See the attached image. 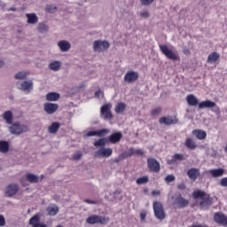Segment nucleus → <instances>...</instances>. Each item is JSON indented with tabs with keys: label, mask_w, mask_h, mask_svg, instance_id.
<instances>
[{
	"label": "nucleus",
	"mask_w": 227,
	"mask_h": 227,
	"mask_svg": "<svg viewBox=\"0 0 227 227\" xmlns=\"http://www.w3.org/2000/svg\"><path fill=\"white\" fill-rule=\"evenodd\" d=\"M113 155V149L112 148H104L101 147L98 151H97L94 153V157L96 159H100V158H107L111 157Z\"/></svg>",
	"instance_id": "10"
},
{
	"label": "nucleus",
	"mask_w": 227,
	"mask_h": 227,
	"mask_svg": "<svg viewBox=\"0 0 227 227\" xmlns=\"http://www.w3.org/2000/svg\"><path fill=\"white\" fill-rule=\"evenodd\" d=\"M81 157H82V153H76L73 155L74 160H81Z\"/></svg>",
	"instance_id": "46"
},
{
	"label": "nucleus",
	"mask_w": 227,
	"mask_h": 227,
	"mask_svg": "<svg viewBox=\"0 0 227 227\" xmlns=\"http://www.w3.org/2000/svg\"><path fill=\"white\" fill-rule=\"evenodd\" d=\"M9 150H10V144L6 141H0L1 153H8Z\"/></svg>",
	"instance_id": "35"
},
{
	"label": "nucleus",
	"mask_w": 227,
	"mask_h": 227,
	"mask_svg": "<svg viewBox=\"0 0 227 227\" xmlns=\"http://www.w3.org/2000/svg\"><path fill=\"white\" fill-rule=\"evenodd\" d=\"M59 93L58 92H49L48 94H46V100L48 102H58V100H59Z\"/></svg>",
	"instance_id": "27"
},
{
	"label": "nucleus",
	"mask_w": 227,
	"mask_h": 227,
	"mask_svg": "<svg viewBox=\"0 0 227 227\" xmlns=\"http://www.w3.org/2000/svg\"><path fill=\"white\" fill-rule=\"evenodd\" d=\"M182 160H185V155L176 153L172 156V159L168 160V164H177L178 162H182Z\"/></svg>",
	"instance_id": "22"
},
{
	"label": "nucleus",
	"mask_w": 227,
	"mask_h": 227,
	"mask_svg": "<svg viewBox=\"0 0 227 227\" xmlns=\"http://www.w3.org/2000/svg\"><path fill=\"white\" fill-rule=\"evenodd\" d=\"M160 113H162V107L158 106L151 111V116L153 117L159 116Z\"/></svg>",
	"instance_id": "41"
},
{
	"label": "nucleus",
	"mask_w": 227,
	"mask_h": 227,
	"mask_svg": "<svg viewBox=\"0 0 227 227\" xmlns=\"http://www.w3.org/2000/svg\"><path fill=\"white\" fill-rule=\"evenodd\" d=\"M121 137H123L121 132L117 131L109 136L108 141L112 145H116V143H120V141H121Z\"/></svg>",
	"instance_id": "19"
},
{
	"label": "nucleus",
	"mask_w": 227,
	"mask_h": 227,
	"mask_svg": "<svg viewBox=\"0 0 227 227\" xmlns=\"http://www.w3.org/2000/svg\"><path fill=\"white\" fill-rule=\"evenodd\" d=\"M20 90H21L22 91H27V93H29V91H31V90L33 89V82L32 81H24L23 82L20 83Z\"/></svg>",
	"instance_id": "25"
},
{
	"label": "nucleus",
	"mask_w": 227,
	"mask_h": 227,
	"mask_svg": "<svg viewBox=\"0 0 227 227\" xmlns=\"http://www.w3.org/2000/svg\"><path fill=\"white\" fill-rule=\"evenodd\" d=\"M140 219L141 221H145V219H146V211H142L140 213Z\"/></svg>",
	"instance_id": "51"
},
{
	"label": "nucleus",
	"mask_w": 227,
	"mask_h": 227,
	"mask_svg": "<svg viewBox=\"0 0 227 227\" xmlns=\"http://www.w3.org/2000/svg\"><path fill=\"white\" fill-rule=\"evenodd\" d=\"M41 178H42V180H43V175H41Z\"/></svg>",
	"instance_id": "59"
},
{
	"label": "nucleus",
	"mask_w": 227,
	"mask_h": 227,
	"mask_svg": "<svg viewBox=\"0 0 227 227\" xmlns=\"http://www.w3.org/2000/svg\"><path fill=\"white\" fill-rule=\"evenodd\" d=\"M160 51L168 58V59H173L174 61H180V56L176 53H174L172 50H169L168 45L166 44H160Z\"/></svg>",
	"instance_id": "4"
},
{
	"label": "nucleus",
	"mask_w": 227,
	"mask_h": 227,
	"mask_svg": "<svg viewBox=\"0 0 227 227\" xmlns=\"http://www.w3.org/2000/svg\"><path fill=\"white\" fill-rule=\"evenodd\" d=\"M220 184L222 185V187H227V177L222 178Z\"/></svg>",
	"instance_id": "49"
},
{
	"label": "nucleus",
	"mask_w": 227,
	"mask_h": 227,
	"mask_svg": "<svg viewBox=\"0 0 227 227\" xmlns=\"http://www.w3.org/2000/svg\"><path fill=\"white\" fill-rule=\"evenodd\" d=\"M133 155H145V151H143V149H134L131 147L129 149V151H125L121 153L120 157L121 159H127L129 157H132Z\"/></svg>",
	"instance_id": "9"
},
{
	"label": "nucleus",
	"mask_w": 227,
	"mask_h": 227,
	"mask_svg": "<svg viewBox=\"0 0 227 227\" xmlns=\"http://www.w3.org/2000/svg\"><path fill=\"white\" fill-rule=\"evenodd\" d=\"M186 102L188 106H191L192 107L199 106V109H213L214 113H219L220 111V108L215 102L207 99L200 103V100L194 94H189L186 97Z\"/></svg>",
	"instance_id": "1"
},
{
	"label": "nucleus",
	"mask_w": 227,
	"mask_h": 227,
	"mask_svg": "<svg viewBox=\"0 0 227 227\" xmlns=\"http://www.w3.org/2000/svg\"><path fill=\"white\" fill-rule=\"evenodd\" d=\"M192 134H193V136H196L197 139H200V140L207 139V132L205 130L193 129Z\"/></svg>",
	"instance_id": "28"
},
{
	"label": "nucleus",
	"mask_w": 227,
	"mask_h": 227,
	"mask_svg": "<svg viewBox=\"0 0 227 227\" xmlns=\"http://www.w3.org/2000/svg\"><path fill=\"white\" fill-rule=\"evenodd\" d=\"M95 97H100V90H97L95 92Z\"/></svg>",
	"instance_id": "56"
},
{
	"label": "nucleus",
	"mask_w": 227,
	"mask_h": 227,
	"mask_svg": "<svg viewBox=\"0 0 227 227\" xmlns=\"http://www.w3.org/2000/svg\"><path fill=\"white\" fill-rule=\"evenodd\" d=\"M177 189L179 191H185V184L182 183V184H178Z\"/></svg>",
	"instance_id": "52"
},
{
	"label": "nucleus",
	"mask_w": 227,
	"mask_h": 227,
	"mask_svg": "<svg viewBox=\"0 0 227 227\" xmlns=\"http://www.w3.org/2000/svg\"><path fill=\"white\" fill-rule=\"evenodd\" d=\"M17 192H19V184H9L5 190V195L8 198H12Z\"/></svg>",
	"instance_id": "16"
},
{
	"label": "nucleus",
	"mask_w": 227,
	"mask_h": 227,
	"mask_svg": "<svg viewBox=\"0 0 227 227\" xmlns=\"http://www.w3.org/2000/svg\"><path fill=\"white\" fill-rule=\"evenodd\" d=\"M106 134H109V129H103L96 131L87 132V137H91L93 136H98V137H103V136H106Z\"/></svg>",
	"instance_id": "21"
},
{
	"label": "nucleus",
	"mask_w": 227,
	"mask_h": 227,
	"mask_svg": "<svg viewBox=\"0 0 227 227\" xmlns=\"http://www.w3.org/2000/svg\"><path fill=\"white\" fill-rule=\"evenodd\" d=\"M111 47V44L107 41L96 40L93 43V51L94 52H104V51H107Z\"/></svg>",
	"instance_id": "7"
},
{
	"label": "nucleus",
	"mask_w": 227,
	"mask_h": 227,
	"mask_svg": "<svg viewBox=\"0 0 227 227\" xmlns=\"http://www.w3.org/2000/svg\"><path fill=\"white\" fill-rule=\"evenodd\" d=\"M185 146H186V148H189L190 150H196V148H198L196 142H194V140L191 137L186 138Z\"/></svg>",
	"instance_id": "31"
},
{
	"label": "nucleus",
	"mask_w": 227,
	"mask_h": 227,
	"mask_svg": "<svg viewBox=\"0 0 227 227\" xmlns=\"http://www.w3.org/2000/svg\"><path fill=\"white\" fill-rule=\"evenodd\" d=\"M159 123L160 125H176V123H178V120L176 118V116L174 117H170V116H167V117H161L159 119Z\"/></svg>",
	"instance_id": "14"
},
{
	"label": "nucleus",
	"mask_w": 227,
	"mask_h": 227,
	"mask_svg": "<svg viewBox=\"0 0 227 227\" xmlns=\"http://www.w3.org/2000/svg\"><path fill=\"white\" fill-rule=\"evenodd\" d=\"M209 173L214 178H219V176H223L224 175V169L215 168V169L209 170Z\"/></svg>",
	"instance_id": "29"
},
{
	"label": "nucleus",
	"mask_w": 227,
	"mask_h": 227,
	"mask_svg": "<svg viewBox=\"0 0 227 227\" xmlns=\"http://www.w3.org/2000/svg\"><path fill=\"white\" fill-rule=\"evenodd\" d=\"M224 150H225V152H227V144H226V146H225Z\"/></svg>",
	"instance_id": "58"
},
{
	"label": "nucleus",
	"mask_w": 227,
	"mask_h": 227,
	"mask_svg": "<svg viewBox=\"0 0 227 227\" xmlns=\"http://www.w3.org/2000/svg\"><path fill=\"white\" fill-rule=\"evenodd\" d=\"M219 58H221V55L217 53V51H214L207 57V63H215V61H218Z\"/></svg>",
	"instance_id": "33"
},
{
	"label": "nucleus",
	"mask_w": 227,
	"mask_h": 227,
	"mask_svg": "<svg viewBox=\"0 0 227 227\" xmlns=\"http://www.w3.org/2000/svg\"><path fill=\"white\" fill-rule=\"evenodd\" d=\"M174 205H176V208H185V207L189 205V200L184 199L182 195H179L178 197L176 198Z\"/></svg>",
	"instance_id": "18"
},
{
	"label": "nucleus",
	"mask_w": 227,
	"mask_h": 227,
	"mask_svg": "<svg viewBox=\"0 0 227 227\" xmlns=\"http://www.w3.org/2000/svg\"><path fill=\"white\" fill-rule=\"evenodd\" d=\"M2 67H4V62L3 60H0V68H1Z\"/></svg>",
	"instance_id": "57"
},
{
	"label": "nucleus",
	"mask_w": 227,
	"mask_h": 227,
	"mask_svg": "<svg viewBox=\"0 0 227 227\" xmlns=\"http://www.w3.org/2000/svg\"><path fill=\"white\" fill-rule=\"evenodd\" d=\"M200 175V168H192L187 171L188 178H190V180H192V182H196Z\"/></svg>",
	"instance_id": "20"
},
{
	"label": "nucleus",
	"mask_w": 227,
	"mask_h": 227,
	"mask_svg": "<svg viewBox=\"0 0 227 227\" xmlns=\"http://www.w3.org/2000/svg\"><path fill=\"white\" fill-rule=\"evenodd\" d=\"M61 127V124L58 121L52 122L48 127V132L49 134H58V130H59V128Z\"/></svg>",
	"instance_id": "26"
},
{
	"label": "nucleus",
	"mask_w": 227,
	"mask_h": 227,
	"mask_svg": "<svg viewBox=\"0 0 227 227\" xmlns=\"http://www.w3.org/2000/svg\"><path fill=\"white\" fill-rule=\"evenodd\" d=\"M153 1L155 0H140V3L142 6H150Z\"/></svg>",
	"instance_id": "45"
},
{
	"label": "nucleus",
	"mask_w": 227,
	"mask_h": 227,
	"mask_svg": "<svg viewBox=\"0 0 227 227\" xmlns=\"http://www.w3.org/2000/svg\"><path fill=\"white\" fill-rule=\"evenodd\" d=\"M26 77H27V73L22 71L15 74V79H26Z\"/></svg>",
	"instance_id": "43"
},
{
	"label": "nucleus",
	"mask_w": 227,
	"mask_h": 227,
	"mask_svg": "<svg viewBox=\"0 0 227 227\" xmlns=\"http://www.w3.org/2000/svg\"><path fill=\"white\" fill-rule=\"evenodd\" d=\"M83 201L84 203H88L89 205H97V201L95 200L85 199Z\"/></svg>",
	"instance_id": "50"
},
{
	"label": "nucleus",
	"mask_w": 227,
	"mask_h": 227,
	"mask_svg": "<svg viewBox=\"0 0 227 227\" xmlns=\"http://www.w3.org/2000/svg\"><path fill=\"white\" fill-rule=\"evenodd\" d=\"M176 180V177L174 175H168L166 177H165V182L166 184H171V182H175Z\"/></svg>",
	"instance_id": "44"
},
{
	"label": "nucleus",
	"mask_w": 227,
	"mask_h": 227,
	"mask_svg": "<svg viewBox=\"0 0 227 227\" xmlns=\"http://www.w3.org/2000/svg\"><path fill=\"white\" fill-rule=\"evenodd\" d=\"M26 180L27 182H30V184H38V176H35V174L27 173L26 176Z\"/></svg>",
	"instance_id": "36"
},
{
	"label": "nucleus",
	"mask_w": 227,
	"mask_h": 227,
	"mask_svg": "<svg viewBox=\"0 0 227 227\" xmlns=\"http://www.w3.org/2000/svg\"><path fill=\"white\" fill-rule=\"evenodd\" d=\"M147 167L152 173H159V171H160V163L154 158L147 159Z\"/></svg>",
	"instance_id": "8"
},
{
	"label": "nucleus",
	"mask_w": 227,
	"mask_h": 227,
	"mask_svg": "<svg viewBox=\"0 0 227 227\" xmlns=\"http://www.w3.org/2000/svg\"><path fill=\"white\" fill-rule=\"evenodd\" d=\"M139 79V73L136 71H128L124 75V81L128 84H132V82H136Z\"/></svg>",
	"instance_id": "11"
},
{
	"label": "nucleus",
	"mask_w": 227,
	"mask_h": 227,
	"mask_svg": "<svg viewBox=\"0 0 227 227\" xmlns=\"http://www.w3.org/2000/svg\"><path fill=\"white\" fill-rule=\"evenodd\" d=\"M214 221L222 226H227V216L223 212H217L214 215Z\"/></svg>",
	"instance_id": "15"
},
{
	"label": "nucleus",
	"mask_w": 227,
	"mask_h": 227,
	"mask_svg": "<svg viewBox=\"0 0 227 227\" xmlns=\"http://www.w3.org/2000/svg\"><path fill=\"white\" fill-rule=\"evenodd\" d=\"M49 68H50V70H53V72H58V70H59V68H61V62L53 61V62L50 63Z\"/></svg>",
	"instance_id": "37"
},
{
	"label": "nucleus",
	"mask_w": 227,
	"mask_h": 227,
	"mask_svg": "<svg viewBox=\"0 0 227 227\" xmlns=\"http://www.w3.org/2000/svg\"><path fill=\"white\" fill-rule=\"evenodd\" d=\"M149 180L150 178L148 177V176H144L137 179V185H143L145 184H148Z\"/></svg>",
	"instance_id": "38"
},
{
	"label": "nucleus",
	"mask_w": 227,
	"mask_h": 227,
	"mask_svg": "<svg viewBox=\"0 0 227 227\" xmlns=\"http://www.w3.org/2000/svg\"><path fill=\"white\" fill-rule=\"evenodd\" d=\"M57 10L58 8L56 7V5H52V4H49L45 8L46 13H56Z\"/></svg>",
	"instance_id": "40"
},
{
	"label": "nucleus",
	"mask_w": 227,
	"mask_h": 227,
	"mask_svg": "<svg viewBox=\"0 0 227 227\" xmlns=\"http://www.w3.org/2000/svg\"><path fill=\"white\" fill-rule=\"evenodd\" d=\"M192 198L194 200H201L200 202V208H208V207H212V203L214 200L210 197V194H207V192L197 190L192 192Z\"/></svg>",
	"instance_id": "2"
},
{
	"label": "nucleus",
	"mask_w": 227,
	"mask_h": 227,
	"mask_svg": "<svg viewBox=\"0 0 227 227\" xmlns=\"http://www.w3.org/2000/svg\"><path fill=\"white\" fill-rule=\"evenodd\" d=\"M6 225V220L4 219V216L3 215H0V226H5Z\"/></svg>",
	"instance_id": "47"
},
{
	"label": "nucleus",
	"mask_w": 227,
	"mask_h": 227,
	"mask_svg": "<svg viewBox=\"0 0 227 227\" xmlns=\"http://www.w3.org/2000/svg\"><path fill=\"white\" fill-rule=\"evenodd\" d=\"M37 29L39 33H47L49 31V26L45 25V23H39Z\"/></svg>",
	"instance_id": "39"
},
{
	"label": "nucleus",
	"mask_w": 227,
	"mask_h": 227,
	"mask_svg": "<svg viewBox=\"0 0 227 227\" xmlns=\"http://www.w3.org/2000/svg\"><path fill=\"white\" fill-rule=\"evenodd\" d=\"M152 196H160V190H153L152 192Z\"/></svg>",
	"instance_id": "53"
},
{
	"label": "nucleus",
	"mask_w": 227,
	"mask_h": 227,
	"mask_svg": "<svg viewBox=\"0 0 227 227\" xmlns=\"http://www.w3.org/2000/svg\"><path fill=\"white\" fill-rule=\"evenodd\" d=\"M42 215L37 213L29 219V224L32 227H47V224L40 223Z\"/></svg>",
	"instance_id": "13"
},
{
	"label": "nucleus",
	"mask_w": 227,
	"mask_h": 227,
	"mask_svg": "<svg viewBox=\"0 0 227 227\" xmlns=\"http://www.w3.org/2000/svg\"><path fill=\"white\" fill-rule=\"evenodd\" d=\"M125 109H127V105L125 103H118L115 106L116 114H122V113H125Z\"/></svg>",
	"instance_id": "34"
},
{
	"label": "nucleus",
	"mask_w": 227,
	"mask_h": 227,
	"mask_svg": "<svg viewBox=\"0 0 227 227\" xmlns=\"http://www.w3.org/2000/svg\"><path fill=\"white\" fill-rule=\"evenodd\" d=\"M4 120H5L8 125H12L13 123V114L12 111H6L3 115Z\"/></svg>",
	"instance_id": "30"
},
{
	"label": "nucleus",
	"mask_w": 227,
	"mask_h": 227,
	"mask_svg": "<svg viewBox=\"0 0 227 227\" xmlns=\"http://www.w3.org/2000/svg\"><path fill=\"white\" fill-rule=\"evenodd\" d=\"M183 52H184V54H185V56H190V54H191V51L187 48H184L183 50Z\"/></svg>",
	"instance_id": "54"
},
{
	"label": "nucleus",
	"mask_w": 227,
	"mask_h": 227,
	"mask_svg": "<svg viewBox=\"0 0 227 227\" xmlns=\"http://www.w3.org/2000/svg\"><path fill=\"white\" fill-rule=\"evenodd\" d=\"M86 223L87 224H107V223H109V218L92 215L86 219Z\"/></svg>",
	"instance_id": "6"
},
{
	"label": "nucleus",
	"mask_w": 227,
	"mask_h": 227,
	"mask_svg": "<svg viewBox=\"0 0 227 227\" xmlns=\"http://www.w3.org/2000/svg\"><path fill=\"white\" fill-rule=\"evenodd\" d=\"M115 162H120V160H115Z\"/></svg>",
	"instance_id": "60"
},
{
	"label": "nucleus",
	"mask_w": 227,
	"mask_h": 227,
	"mask_svg": "<svg viewBox=\"0 0 227 227\" xmlns=\"http://www.w3.org/2000/svg\"><path fill=\"white\" fill-rule=\"evenodd\" d=\"M141 17H143V19H148V17H150V12H148V11H144L140 13Z\"/></svg>",
	"instance_id": "48"
},
{
	"label": "nucleus",
	"mask_w": 227,
	"mask_h": 227,
	"mask_svg": "<svg viewBox=\"0 0 227 227\" xmlns=\"http://www.w3.org/2000/svg\"><path fill=\"white\" fill-rule=\"evenodd\" d=\"M153 208L154 212V216L160 221H164L166 219V211L164 210V206L160 201H154L153 203Z\"/></svg>",
	"instance_id": "3"
},
{
	"label": "nucleus",
	"mask_w": 227,
	"mask_h": 227,
	"mask_svg": "<svg viewBox=\"0 0 227 227\" xmlns=\"http://www.w3.org/2000/svg\"><path fill=\"white\" fill-rule=\"evenodd\" d=\"M113 105L106 104L101 107V116H103L104 120H112L113 119V113L111 112V108Z\"/></svg>",
	"instance_id": "12"
},
{
	"label": "nucleus",
	"mask_w": 227,
	"mask_h": 227,
	"mask_svg": "<svg viewBox=\"0 0 227 227\" xmlns=\"http://www.w3.org/2000/svg\"><path fill=\"white\" fill-rule=\"evenodd\" d=\"M58 47H59L61 52H68V50L72 49V44L68 41L62 40L58 43Z\"/></svg>",
	"instance_id": "23"
},
{
	"label": "nucleus",
	"mask_w": 227,
	"mask_h": 227,
	"mask_svg": "<svg viewBox=\"0 0 227 227\" xmlns=\"http://www.w3.org/2000/svg\"><path fill=\"white\" fill-rule=\"evenodd\" d=\"M27 24H36L38 22V16L35 13H27Z\"/></svg>",
	"instance_id": "32"
},
{
	"label": "nucleus",
	"mask_w": 227,
	"mask_h": 227,
	"mask_svg": "<svg viewBox=\"0 0 227 227\" xmlns=\"http://www.w3.org/2000/svg\"><path fill=\"white\" fill-rule=\"evenodd\" d=\"M43 109L47 114H54V113L59 109V106L55 103H45Z\"/></svg>",
	"instance_id": "17"
},
{
	"label": "nucleus",
	"mask_w": 227,
	"mask_h": 227,
	"mask_svg": "<svg viewBox=\"0 0 227 227\" xmlns=\"http://www.w3.org/2000/svg\"><path fill=\"white\" fill-rule=\"evenodd\" d=\"M9 130L11 134H14L16 136H20V134H24V132H27L29 129L27 125L20 124L19 122L13 123L10 128Z\"/></svg>",
	"instance_id": "5"
},
{
	"label": "nucleus",
	"mask_w": 227,
	"mask_h": 227,
	"mask_svg": "<svg viewBox=\"0 0 227 227\" xmlns=\"http://www.w3.org/2000/svg\"><path fill=\"white\" fill-rule=\"evenodd\" d=\"M20 182H21V184H24V183H23V181H22V179H21V181H20Z\"/></svg>",
	"instance_id": "61"
},
{
	"label": "nucleus",
	"mask_w": 227,
	"mask_h": 227,
	"mask_svg": "<svg viewBox=\"0 0 227 227\" xmlns=\"http://www.w3.org/2000/svg\"><path fill=\"white\" fill-rule=\"evenodd\" d=\"M192 227H208V225L197 224V225H192Z\"/></svg>",
	"instance_id": "55"
},
{
	"label": "nucleus",
	"mask_w": 227,
	"mask_h": 227,
	"mask_svg": "<svg viewBox=\"0 0 227 227\" xmlns=\"http://www.w3.org/2000/svg\"><path fill=\"white\" fill-rule=\"evenodd\" d=\"M46 212L48 215L51 216L58 215L59 213V207H58L56 204H51L47 207Z\"/></svg>",
	"instance_id": "24"
},
{
	"label": "nucleus",
	"mask_w": 227,
	"mask_h": 227,
	"mask_svg": "<svg viewBox=\"0 0 227 227\" xmlns=\"http://www.w3.org/2000/svg\"><path fill=\"white\" fill-rule=\"evenodd\" d=\"M94 146H106V138H100L98 141L94 142Z\"/></svg>",
	"instance_id": "42"
}]
</instances>
